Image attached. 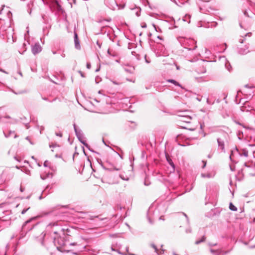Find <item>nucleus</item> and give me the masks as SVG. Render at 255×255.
<instances>
[{"label": "nucleus", "mask_w": 255, "mask_h": 255, "mask_svg": "<svg viewBox=\"0 0 255 255\" xmlns=\"http://www.w3.org/2000/svg\"><path fill=\"white\" fill-rule=\"evenodd\" d=\"M5 14L6 17V22H4V20L0 21L1 26L0 27V34L3 37L5 36L7 41H9L12 38V42L15 41L13 36V28L10 26V21L12 17V13L10 11L9 7H5L4 5L0 4V14Z\"/></svg>", "instance_id": "nucleus-1"}, {"label": "nucleus", "mask_w": 255, "mask_h": 255, "mask_svg": "<svg viewBox=\"0 0 255 255\" xmlns=\"http://www.w3.org/2000/svg\"><path fill=\"white\" fill-rule=\"evenodd\" d=\"M53 243L57 249L61 252H70L74 250L72 249L73 246L78 245L76 242H70V236L68 235H64V237H58L56 236L53 237Z\"/></svg>", "instance_id": "nucleus-2"}, {"label": "nucleus", "mask_w": 255, "mask_h": 255, "mask_svg": "<svg viewBox=\"0 0 255 255\" xmlns=\"http://www.w3.org/2000/svg\"><path fill=\"white\" fill-rule=\"evenodd\" d=\"M74 128L76 136L79 140L85 146L88 147V144L86 143L84 135L81 129H78L75 124H74Z\"/></svg>", "instance_id": "nucleus-3"}, {"label": "nucleus", "mask_w": 255, "mask_h": 255, "mask_svg": "<svg viewBox=\"0 0 255 255\" xmlns=\"http://www.w3.org/2000/svg\"><path fill=\"white\" fill-rule=\"evenodd\" d=\"M105 4L110 9L112 10L117 9L118 7V4L115 0H105Z\"/></svg>", "instance_id": "nucleus-4"}, {"label": "nucleus", "mask_w": 255, "mask_h": 255, "mask_svg": "<svg viewBox=\"0 0 255 255\" xmlns=\"http://www.w3.org/2000/svg\"><path fill=\"white\" fill-rule=\"evenodd\" d=\"M219 61L221 63H223L224 64L225 67L226 68V69L228 71H230L231 70V66L230 63L227 60V59H226V58L225 56H221V57H219Z\"/></svg>", "instance_id": "nucleus-5"}, {"label": "nucleus", "mask_w": 255, "mask_h": 255, "mask_svg": "<svg viewBox=\"0 0 255 255\" xmlns=\"http://www.w3.org/2000/svg\"><path fill=\"white\" fill-rule=\"evenodd\" d=\"M41 50L42 47L38 43H35L34 45L32 46L31 51L34 55H36L39 53L41 51Z\"/></svg>", "instance_id": "nucleus-6"}, {"label": "nucleus", "mask_w": 255, "mask_h": 255, "mask_svg": "<svg viewBox=\"0 0 255 255\" xmlns=\"http://www.w3.org/2000/svg\"><path fill=\"white\" fill-rule=\"evenodd\" d=\"M217 140L219 149L221 150V151L224 152H225V142L224 139L221 137H219L217 138Z\"/></svg>", "instance_id": "nucleus-7"}, {"label": "nucleus", "mask_w": 255, "mask_h": 255, "mask_svg": "<svg viewBox=\"0 0 255 255\" xmlns=\"http://www.w3.org/2000/svg\"><path fill=\"white\" fill-rule=\"evenodd\" d=\"M253 107L249 105L248 102H245L244 105L241 107V110L243 112H249L252 110Z\"/></svg>", "instance_id": "nucleus-8"}, {"label": "nucleus", "mask_w": 255, "mask_h": 255, "mask_svg": "<svg viewBox=\"0 0 255 255\" xmlns=\"http://www.w3.org/2000/svg\"><path fill=\"white\" fill-rule=\"evenodd\" d=\"M210 252L214 255H225L229 253V251L224 252L222 250H214L213 249H210Z\"/></svg>", "instance_id": "nucleus-9"}, {"label": "nucleus", "mask_w": 255, "mask_h": 255, "mask_svg": "<svg viewBox=\"0 0 255 255\" xmlns=\"http://www.w3.org/2000/svg\"><path fill=\"white\" fill-rule=\"evenodd\" d=\"M124 68L125 71L129 73H132L134 71V67L129 64L125 65L124 66Z\"/></svg>", "instance_id": "nucleus-10"}, {"label": "nucleus", "mask_w": 255, "mask_h": 255, "mask_svg": "<svg viewBox=\"0 0 255 255\" xmlns=\"http://www.w3.org/2000/svg\"><path fill=\"white\" fill-rule=\"evenodd\" d=\"M179 117H181V119L180 120L181 121L186 123H190V121L191 120V117L189 116H186V115H179Z\"/></svg>", "instance_id": "nucleus-11"}, {"label": "nucleus", "mask_w": 255, "mask_h": 255, "mask_svg": "<svg viewBox=\"0 0 255 255\" xmlns=\"http://www.w3.org/2000/svg\"><path fill=\"white\" fill-rule=\"evenodd\" d=\"M250 52L249 46L245 45L244 48H240L239 50V53L241 55H245Z\"/></svg>", "instance_id": "nucleus-12"}, {"label": "nucleus", "mask_w": 255, "mask_h": 255, "mask_svg": "<svg viewBox=\"0 0 255 255\" xmlns=\"http://www.w3.org/2000/svg\"><path fill=\"white\" fill-rule=\"evenodd\" d=\"M74 43L75 46L77 49H80L81 47L80 45V42L78 38V35L76 32L74 33Z\"/></svg>", "instance_id": "nucleus-13"}, {"label": "nucleus", "mask_w": 255, "mask_h": 255, "mask_svg": "<svg viewBox=\"0 0 255 255\" xmlns=\"http://www.w3.org/2000/svg\"><path fill=\"white\" fill-rule=\"evenodd\" d=\"M3 133L5 137L6 138L9 137L11 136H13L14 138L17 137V135L15 134L13 131H9L8 134H6L5 132H3Z\"/></svg>", "instance_id": "nucleus-14"}, {"label": "nucleus", "mask_w": 255, "mask_h": 255, "mask_svg": "<svg viewBox=\"0 0 255 255\" xmlns=\"http://www.w3.org/2000/svg\"><path fill=\"white\" fill-rule=\"evenodd\" d=\"M239 154L240 156H244L246 157L248 156V151L246 149H243L240 152H239Z\"/></svg>", "instance_id": "nucleus-15"}, {"label": "nucleus", "mask_w": 255, "mask_h": 255, "mask_svg": "<svg viewBox=\"0 0 255 255\" xmlns=\"http://www.w3.org/2000/svg\"><path fill=\"white\" fill-rule=\"evenodd\" d=\"M132 10L135 13V15L137 16H139L140 15V11H141V9L140 8L135 7V8H133Z\"/></svg>", "instance_id": "nucleus-16"}, {"label": "nucleus", "mask_w": 255, "mask_h": 255, "mask_svg": "<svg viewBox=\"0 0 255 255\" xmlns=\"http://www.w3.org/2000/svg\"><path fill=\"white\" fill-rule=\"evenodd\" d=\"M167 82H169V83H171L175 86L181 87V85L178 82H177L176 81H175L174 80L169 79L167 80Z\"/></svg>", "instance_id": "nucleus-17"}, {"label": "nucleus", "mask_w": 255, "mask_h": 255, "mask_svg": "<svg viewBox=\"0 0 255 255\" xmlns=\"http://www.w3.org/2000/svg\"><path fill=\"white\" fill-rule=\"evenodd\" d=\"M244 165L247 168L251 167L253 171L255 173V165L253 163H252L251 165H248V163L246 162L245 163Z\"/></svg>", "instance_id": "nucleus-18"}, {"label": "nucleus", "mask_w": 255, "mask_h": 255, "mask_svg": "<svg viewBox=\"0 0 255 255\" xmlns=\"http://www.w3.org/2000/svg\"><path fill=\"white\" fill-rule=\"evenodd\" d=\"M229 208L231 210L233 211H237V208L232 203H230V204Z\"/></svg>", "instance_id": "nucleus-19"}, {"label": "nucleus", "mask_w": 255, "mask_h": 255, "mask_svg": "<svg viewBox=\"0 0 255 255\" xmlns=\"http://www.w3.org/2000/svg\"><path fill=\"white\" fill-rule=\"evenodd\" d=\"M201 176L203 178H211L212 177L210 173H202L201 174Z\"/></svg>", "instance_id": "nucleus-20"}, {"label": "nucleus", "mask_w": 255, "mask_h": 255, "mask_svg": "<svg viewBox=\"0 0 255 255\" xmlns=\"http://www.w3.org/2000/svg\"><path fill=\"white\" fill-rule=\"evenodd\" d=\"M205 239H206L205 237V236H203L202 237V239L200 240H197V241H196L195 242V244L198 245V244H199L204 242L205 240Z\"/></svg>", "instance_id": "nucleus-21"}, {"label": "nucleus", "mask_w": 255, "mask_h": 255, "mask_svg": "<svg viewBox=\"0 0 255 255\" xmlns=\"http://www.w3.org/2000/svg\"><path fill=\"white\" fill-rule=\"evenodd\" d=\"M34 219H35L34 218H31V219H29V220H28L26 221L24 223V224L23 225V226H22V229H25V228L26 225L28 223H30V222H31V221H32V220H34Z\"/></svg>", "instance_id": "nucleus-22"}, {"label": "nucleus", "mask_w": 255, "mask_h": 255, "mask_svg": "<svg viewBox=\"0 0 255 255\" xmlns=\"http://www.w3.org/2000/svg\"><path fill=\"white\" fill-rule=\"evenodd\" d=\"M166 158H167V160L168 162L169 163V164L173 167V169H174V164L173 162H172V160L167 157Z\"/></svg>", "instance_id": "nucleus-23"}, {"label": "nucleus", "mask_w": 255, "mask_h": 255, "mask_svg": "<svg viewBox=\"0 0 255 255\" xmlns=\"http://www.w3.org/2000/svg\"><path fill=\"white\" fill-rule=\"evenodd\" d=\"M230 159L231 161H234V151H231V153L230 155Z\"/></svg>", "instance_id": "nucleus-24"}, {"label": "nucleus", "mask_w": 255, "mask_h": 255, "mask_svg": "<svg viewBox=\"0 0 255 255\" xmlns=\"http://www.w3.org/2000/svg\"><path fill=\"white\" fill-rule=\"evenodd\" d=\"M125 7V4H118V7H117L118 9H122Z\"/></svg>", "instance_id": "nucleus-25"}, {"label": "nucleus", "mask_w": 255, "mask_h": 255, "mask_svg": "<svg viewBox=\"0 0 255 255\" xmlns=\"http://www.w3.org/2000/svg\"><path fill=\"white\" fill-rule=\"evenodd\" d=\"M30 209V207H28L26 209H23L22 212H21V214H24L29 209Z\"/></svg>", "instance_id": "nucleus-26"}, {"label": "nucleus", "mask_w": 255, "mask_h": 255, "mask_svg": "<svg viewBox=\"0 0 255 255\" xmlns=\"http://www.w3.org/2000/svg\"><path fill=\"white\" fill-rule=\"evenodd\" d=\"M151 246L154 249L155 252L156 253H157V249L156 246L154 244H152L151 245Z\"/></svg>", "instance_id": "nucleus-27"}, {"label": "nucleus", "mask_w": 255, "mask_h": 255, "mask_svg": "<svg viewBox=\"0 0 255 255\" xmlns=\"http://www.w3.org/2000/svg\"><path fill=\"white\" fill-rule=\"evenodd\" d=\"M196 80L199 82H202V81H203L204 80L202 79V77H199V78H196Z\"/></svg>", "instance_id": "nucleus-28"}, {"label": "nucleus", "mask_w": 255, "mask_h": 255, "mask_svg": "<svg viewBox=\"0 0 255 255\" xmlns=\"http://www.w3.org/2000/svg\"><path fill=\"white\" fill-rule=\"evenodd\" d=\"M49 174H47L46 176H43V175H41L40 177L42 180H45L46 178L48 176Z\"/></svg>", "instance_id": "nucleus-29"}, {"label": "nucleus", "mask_w": 255, "mask_h": 255, "mask_svg": "<svg viewBox=\"0 0 255 255\" xmlns=\"http://www.w3.org/2000/svg\"><path fill=\"white\" fill-rule=\"evenodd\" d=\"M55 134H56V136H59V137H62V134L61 132H56Z\"/></svg>", "instance_id": "nucleus-30"}, {"label": "nucleus", "mask_w": 255, "mask_h": 255, "mask_svg": "<svg viewBox=\"0 0 255 255\" xmlns=\"http://www.w3.org/2000/svg\"><path fill=\"white\" fill-rule=\"evenodd\" d=\"M48 164H49V162L48 161H45L44 162V166L45 167H47L48 166Z\"/></svg>", "instance_id": "nucleus-31"}, {"label": "nucleus", "mask_w": 255, "mask_h": 255, "mask_svg": "<svg viewBox=\"0 0 255 255\" xmlns=\"http://www.w3.org/2000/svg\"><path fill=\"white\" fill-rule=\"evenodd\" d=\"M217 25V23L216 22H212L211 23V26L215 27Z\"/></svg>", "instance_id": "nucleus-32"}, {"label": "nucleus", "mask_w": 255, "mask_h": 255, "mask_svg": "<svg viewBox=\"0 0 255 255\" xmlns=\"http://www.w3.org/2000/svg\"><path fill=\"white\" fill-rule=\"evenodd\" d=\"M86 66H87V68L88 69H90L91 68V64L90 63H87V65H86Z\"/></svg>", "instance_id": "nucleus-33"}, {"label": "nucleus", "mask_w": 255, "mask_h": 255, "mask_svg": "<svg viewBox=\"0 0 255 255\" xmlns=\"http://www.w3.org/2000/svg\"><path fill=\"white\" fill-rule=\"evenodd\" d=\"M202 162L203 163V165L202 166V168H204L205 167V166L206 165V162L205 161H202Z\"/></svg>", "instance_id": "nucleus-34"}, {"label": "nucleus", "mask_w": 255, "mask_h": 255, "mask_svg": "<svg viewBox=\"0 0 255 255\" xmlns=\"http://www.w3.org/2000/svg\"><path fill=\"white\" fill-rule=\"evenodd\" d=\"M25 139L29 141L30 144H33V143L30 140L29 137L28 136H27Z\"/></svg>", "instance_id": "nucleus-35"}, {"label": "nucleus", "mask_w": 255, "mask_h": 255, "mask_svg": "<svg viewBox=\"0 0 255 255\" xmlns=\"http://www.w3.org/2000/svg\"><path fill=\"white\" fill-rule=\"evenodd\" d=\"M79 73L80 74L81 76L82 77H85V76L84 75V74L81 71H79Z\"/></svg>", "instance_id": "nucleus-36"}, {"label": "nucleus", "mask_w": 255, "mask_h": 255, "mask_svg": "<svg viewBox=\"0 0 255 255\" xmlns=\"http://www.w3.org/2000/svg\"><path fill=\"white\" fill-rule=\"evenodd\" d=\"M207 103L209 105L212 104V103L209 101V99H207Z\"/></svg>", "instance_id": "nucleus-37"}, {"label": "nucleus", "mask_w": 255, "mask_h": 255, "mask_svg": "<svg viewBox=\"0 0 255 255\" xmlns=\"http://www.w3.org/2000/svg\"><path fill=\"white\" fill-rule=\"evenodd\" d=\"M61 55L62 57L64 58L65 57L66 55H65V54L64 53V52H62L61 54Z\"/></svg>", "instance_id": "nucleus-38"}, {"label": "nucleus", "mask_w": 255, "mask_h": 255, "mask_svg": "<svg viewBox=\"0 0 255 255\" xmlns=\"http://www.w3.org/2000/svg\"><path fill=\"white\" fill-rule=\"evenodd\" d=\"M0 71H1L4 73L7 74V73L2 69H0Z\"/></svg>", "instance_id": "nucleus-39"}, {"label": "nucleus", "mask_w": 255, "mask_h": 255, "mask_svg": "<svg viewBox=\"0 0 255 255\" xmlns=\"http://www.w3.org/2000/svg\"><path fill=\"white\" fill-rule=\"evenodd\" d=\"M20 190L21 192H22L24 191V188H23L22 187H20Z\"/></svg>", "instance_id": "nucleus-40"}, {"label": "nucleus", "mask_w": 255, "mask_h": 255, "mask_svg": "<svg viewBox=\"0 0 255 255\" xmlns=\"http://www.w3.org/2000/svg\"><path fill=\"white\" fill-rule=\"evenodd\" d=\"M145 61L147 63H149L150 62L149 61H148L146 58V56H145Z\"/></svg>", "instance_id": "nucleus-41"}, {"label": "nucleus", "mask_w": 255, "mask_h": 255, "mask_svg": "<svg viewBox=\"0 0 255 255\" xmlns=\"http://www.w3.org/2000/svg\"><path fill=\"white\" fill-rule=\"evenodd\" d=\"M244 14L246 16H249V15L247 14V12L246 11H245Z\"/></svg>", "instance_id": "nucleus-42"}, {"label": "nucleus", "mask_w": 255, "mask_h": 255, "mask_svg": "<svg viewBox=\"0 0 255 255\" xmlns=\"http://www.w3.org/2000/svg\"><path fill=\"white\" fill-rule=\"evenodd\" d=\"M142 27H143V28H145V27H146V24H145H145H144L142 26Z\"/></svg>", "instance_id": "nucleus-43"}, {"label": "nucleus", "mask_w": 255, "mask_h": 255, "mask_svg": "<svg viewBox=\"0 0 255 255\" xmlns=\"http://www.w3.org/2000/svg\"><path fill=\"white\" fill-rule=\"evenodd\" d=\"M53 233L56 235L58 234V232L57 231H54Z\"/></svg>", "instance_id": "nucleus-44"}, {"label": "nucleus", "mask_w": 255, "mask_h": 255, "mask_svg": "<svg viewBox=\"0 0 255 255\" xmlns=\"http://www.w3.org/2000/svg\"><path fill=\"white\" fill-rule=\"evenodd\" d=\"M108 53L109 55H111V52H110V50H108Z\"/></svg>", "instance_id": "nucleus-45"}, {"label": "nucleus", "mask_w": 255, "mask_h": 255, "mask_svg": "<svg viewBox=\"0 0 255 255\" xmlns=\"http://www.w3.org/2000/svg\"><path fill=\"white\" fill-rule=\"evenodd\" d=\"M127 80L128 81L134 82V81H132L131 80L128 79H127Z\"/></svg>", "instance_id": "nucleus-46"}, {"label": "nucleus", "mask_w": 255, "mask_h": 255, "mask_svg": "<svg viewBox=\"0 0 255 255\" xmlns=\"http://www.w3.org/2000/svg\"><path fill=\"white\" fill-rule=\"evenodd\" d=\"M42 99H43L44 100H45V101H47V98H42Z\"/></svg>", "instance_id": "nucleus-47"}, {"label": "nucleus", "mask_w": 255, "mask_h": 255, "mask_svg": "<svg viewBox=\"0 0 255 255\" xmlns=\"http://www.w3.org/2000/svg\"><path fill=\"white\" fill-rule=\"evenodd\" d=\"M209 245H210V246H215V245H216V244H209Z\"/></svg>", "instance_id": "nucleus-48"}, {"label": "nucleus", "mask_w": 255, "mask_h": 255, "mask_svg": "<svg viewBox=\"0 0 255 255\" xmlns=\"http://www.w3.org/2000/svg\"><path fill=\"white\" fill-rule=\"evenodd\" d=\"M128 247H126V251H127V252H128Z\"/></svg>", "instance_id": "nucleus-49"}, {"label": "nucleus", "mask_w": 255, "mask_h": 255, "mask_svg": "<svg viewBox=\"0 0 255 255\" xmlns=\"http://www.w3.org/2000/svg\"><path fill=\"white\" fill-rule=\"evenodd\" d=\"M243 42H244V41H243V39H242V40H240V42H241V43H243Z\"/></svg>", "instance_id": "nucleus-50"}, {"label": "nucleus", "mask_w": 255, "mask_h": 255, "mask_svg": "<svg viewBox=\"0 0 255 255\" xmlns=\"http://www.w3.org/2000/svg\"><path fill=\"white\" fill-rule=\"evenodd\" d=\"M153 26L154 27V28H155V30H156V26H155V25L153 24Z\"/></svg>", "instance_id": "nucleus-51"}, {"label": "nucleus", "mask_w": 255, "mask_h": 255, "mask_svg": "<svg viewBox=\"0 0 255 255\" xmlns=\"http://www.w3.org/2000/svg\"><path fill=\"white\" fill-rule=\"evenodd\" d=\"M52 53H53V54H55L56 53V52H55V51H52Z\"/></svg>", "instance_id": "nucleus-52"}, {"label": "nucleus", "mask_w": 255, "mask_h": 255, "mask_svg": "<svg viewBox=\"0 0 255 255\" xmlns=\"http://www.w3.org/2000/svg\"><path fill=\"white\" fill-rule=\"evenodd\" d=\"M42 237L43 238L44 236H45V234H43V233H42Z\"/></svg>", "instance_id": "nucleus-53"}, {"label": "nucleus", "mask_w": 255, "mask_h": 255, "mask_svg": "<svg viewBox=\"0 0 255 255\" xmlns=\"http://www.w3.org/2000/svg\"><path fill=\"white\" fill-rule=\"evenodd\" d=\"M111 249H112V251H116L115 249H113V247H112V248H111Z\"/></svg>", "instance_id": "nucleus-54"}, {"label": "nucleus", "mask_w": 255, "mask_h": 255, "mask_svg": "<svg viewBox=\"0 0 255 255\" xmlns=\"http://www.w3.org/2000/svg\"><path fill=\"white\" fill-rule=\"evenodd\" d=\"M186 232H189V233H190V232H191V231H190V230H189V231H188V230H187V231H186Z\"/></svg>", "instance_id": "nucleus-55"}, {"label": "nucleus", "mask_w": 255, "mask_h": 255, "mask_svg": "<svg viewBox=\"0 0 255 255\" xmlns=\"http://www.w3.org/2000/svg\"><path fill=\"white\" fill-rule=\"evenodd\" d=\"M43 128H42L41 129L40 131V132L41 133V130L43 129Z\"/></svg>", "instance_id": "nucleus-56"}, {"label": "nucleus", "mask_w": 255, "mask_h": 255, "mask_svg": "<svg viewBox=\"0 0 255 255\" xmlns=\"http://www.w3.org/2000/svg\"><path fill=\"white\" fill-rule=\"evenodd\" d=\"M243 127L244 128H247V127H245V126H243Z\"/></svg>", "instance_id": "nucleus-57"}, {"label": "nucleus", "mask_w": 255, "mask_h": 255, "mask_svg": "<svg viewBox=\"0 0 255 255\" xmlns=\"http://www.w3.org/2000/svg\"><path fill=\"white\" fill-rule=\"evenodd\" d=\"M237 124H238L239 125H242L239 122H237Z\"/></svg>", "instance_id": "nucleus-58"}, {"label": "nucleus", "mask_w": 255, "mask_h": 255, "mask_svg": "<svg viewBox=\"0 0 255 255\" xmlns=\"http://www.w3.org/2000/svg\"><path fill=\"white\" fill-rule=\"evenodd\" d=\"M99 70V69H97L96 70V71L98 72Z\"/></svg>", "instance_id": "nucleus-59"}, {"label": "nucleus", "mask_w": 255, "mask_h": 255, "mask_svg": "<svg viewBox=\"0 0 255 255\" xmlns=\"http://www.w3.org/2000/svg\"><path fill=\"white\" fill-rule=\"evenodd\" d=\"M13 238H14V236H12V237H11V239H12Z\"/></svg>", "instance_id": "nucleus-60"}, {"label": "nucleus", "mask_w": 255, "mask_h": 255, "mask_svg": "<svg viewBox=\"0 0 255 255\" xmlns=\"http://www.w3.org/2000/svg\"><path fill=\"white\" fill-rule=\"evenodd\" d=\"M19 74L20 75H22V74L20 72H19Z\"/></svg>", "instance_id": "nucleus-61"}, {"label": "nucleus", "mask_w": 255, "mask_h": 255, "mask_svg": "<svg viewBox=\"0 0 255 255\" xmlns=\"http://www.w3.org/2000/svg\"><path fill=\"white\" fill-rule=\"evenodd\" d=\"M16 168H17V169H19V167H18V166H16Z\"/></svg>", "instance_id": "nucleus-62"}, {"label": "nucleus", "mask_w": 255, "mask_h": 255, "mask_svg": "<svg viewBox=\"0 0 255 255\" xmlns=\"http://www.w3.org/2000/svg\"><path fill=\"white\" fill-rule=\"evenodd\" d=\"M184 215L186 218H187V215H186V214H184Z\"/></svg>", "instance_id": "nucleus-63"}, {"label": "nucleus", "mask_w": 255, "mask_h": 255, "mask_svg": "<svg viewBox=\"0 0 255 255\" xmlns=\"http://www.w3.org/2000/svg\"><path fill=\"white\" fill-rule=\"evenodd\" d=\"M41 244H42V245H44V244H43V241H42Z\"/></svg>", "instance_id": "nucleus-64"}]
</instances>
